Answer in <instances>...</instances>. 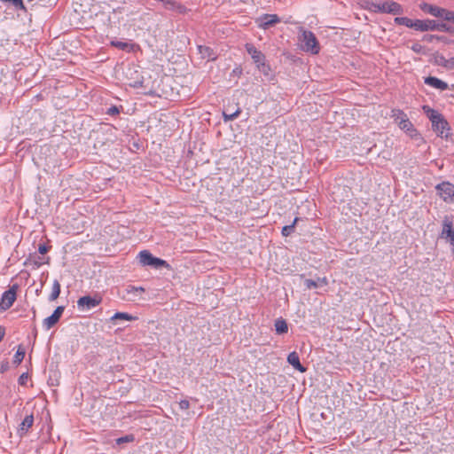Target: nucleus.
<instances>
[{
    "instance_id": "1",
    "label": "nucleus",
    "mask_w": 454,
    "mask_h": 454,
    "mask_svg": "<svg viewBox=\"0 0 454 454\" xmlns=\"http://www.w3.org/2000/svg\"><path fill=\"white\" fill-rule=\"evenodd\" d=\"M423 109L427 114L429 120L432 122V128L437 136L441 137H447L449 135V124L443 119L442 115L437 111L430 109L427 106H424Z\"/></svg>"
},
{
    "instance_id": "2",
    "label": "nucleus",
    "mask_w": 454,
    "mask_h": 454,
    "mask_svg": "<svg viewBox=\"0 0 454 454\" xmlns=\"http://www.w3.org/2000/svg\"><path fill=\"white\" fill-rule=\"evenodd\" d=\"M391 117L398 127L403 130L410 137L414 138L418 136V131L414 128L413 124L410 121L406 114L402 110L394 109L392 110Z\"/></svg>"
},
{
    "instance_id": "3",
    "label": "nucleus",
    "mask_w": 454,
    "mask_h": 454,
    "mask_svg": "<svg viewBox=\"0 0 454 454\" xmlns=\"http://www.w3.org/2000/svg\"><path fill=\"white\" fill-rule=\"evenodd\" d=\"M299 41L301 43V47L303 51L312 54L319 52L320 47L318 41L311 31L302 30L299 36Z\"/></svg>"
},
{
    "instance_id": "4",
    "label": "nucleus",
    "mask_w": 454,
    "mask_h": 454,
    "mask_svg": "<svg viewBox=\"0 0 454 454\" xmlns=\"http://www.w3.org/2000/svg\"><path fill=\"white\" fill-rule=\"evenodd\" d=\"M369 9L375 12L401 14L403 13V7L396 2L386 1L371 3Z\"/></svg>"
},
{
    "instance_id": "5",
    "label": "nucleus",
    "mask_w": 454,
    "mask_h": 454,
    "mask_svg": "<svg viewBox=\"0 0 454 454\" xmlns=\"http://www.w3.org/2000/svg\"><path fill=\"white\" fill-rule=\"evenodd\" d=\"M417 30L419 31H443L448 32L450 27L434 20H417Z\"/></svg>"
},
{
    "instance_id": "6",
    "label": "nucleus",
    "mask_w": 454,
    "mask_h": 454,
    "mask_svg": "<svg viewBox=\"0 0 454 454\" xmlns=\"http://www.w3.org/2000/svg\"><path fill=\"white\" fill-rule=\"evenodd\" d=\"M102 302V297L99 294L94 296L85 295L80 297L77 301V308L81 311H89Z\"/></svg>"
},
{
    "instance_id": "7",
    "label": "nucleus",
    "mask_w": 454,
    "mask_h": 454,
    "mask_svg": "<svg viewBox=\"0 0 454 454\" xmlns=\"http://www.w3.org/2000/svg\"><path fill=\"white\" fill-rule=\"evenodd\" d=\"M440 237L446 239L451 247L452 253H454V228L452 219L449 216H445L442 221V230Z\"/></svg>"
},
{
    "instance_id": "8",
    "label": "nucleus",
    "mask_w": 454,
    "mask_h": 454,
    "mask_svg": "<svg viewBox=\"0 0 454 454\" xmlns=\"http://www.w3.org/2000/svg\"><path fill=\"white\" fill-rule=\"evenodd\" d=\"M18 287V285H13L3 293L0 300V309L2 310H7L12 306L17 297Z\"/></svg>"
},
{
    "instance_id": "9",
    "label": "nucleus",
    "mask_w": 454,
    "mask_h": 454,
    "mask_svg": "<svg viewBox=\"0 0 454 454\" xmlns=\"http://www.w3.org/2000/svg\"><path fill=\"white\" fill-rule=\"evenodd\" d=\"M439 196L447 203H454V184L442 182L436 186Z\"/></svg>"
},
{
    "instance_id": "10",
    "label": "nucleus",
    "mask_w": 454,
    "mask_h": 454,
    "mask_svg": "<svg viewBox=\"0 0 454 454\" xmlns=\"http://www.w3.org/2000/svg\"><path fill=\"white\" fill-rule=\"evenodd\" d=\"M246 49L247 52L251 55L254 63L257 65L260 70H268L269 67L264 63V55L258 51L254 45L247 44Z\"/></svg>"
},
{
    "instance_id": "11",
    "label": "nucleus",
    "mask_w": 454,
    "mask_h": 454,
    "mask_svg": "<svg viewBox=\"0 0 454 454\" xmlns=\"http://www.w3.org/2000/svg\"><path fill=\"white\" fill-rule=\"evenodd\" d=\"M280 21L277 14H263L256 19V23L259 27L268 29L269 27L276 25Z\"/></svg>"
},
{
    "instance_id": "12",
    "label": "nucleus",
    "mask_w": 454,
    "mask_h": 454,
    "mask_svg": "<svg viewBox=\"0 0 454 454\" xmlns=\"http://www.w3.org/2000/svg\"><path fill=\"white\" fill-rule=\"evenodd\" d=\"M125 294L123 298L129 301H135L141 299L142 294L145 293V288L142 286H128L124 289Z\"/></svg>"
},
{
    "instance_id": "13",
    "label": "nucleus",
    "mask_w": 454,
    "mask_h": 454,
    "mask_svg": "<svg viewBox=\"0 0 454 454\" xmlns=\"http://www.w3.org/2000/svg\"><path fill=\"white\" fill-rule=\"evenodd\" d=\"M420 9L424 12H427L434 17L442 18V19H444L445 13L447 12V9H444V8H442V7H439L436 5L426 4V3H424L420 5Z\"/></svg>"
},
{
    "instance_id": "14",
    "label": "nucleus",
    "mask_w": 454,
    "mask_h": 454,
    "mask_svg": "<svg viewBox=\"0 0 454 454\" xmlns=\"http://www.w3.org/2000/svg\"><path fill=\"white\" fill-rule=\"evenodd\" d=\"M64 309L65 308L63 306L57 307L54 312L43 320V324L46 330L51 329L55 324L58 323L63 314Z\"/></svg>"
},
{
    "instance_id": "15",
    "label": "nucleus",
    "mask_w": 454,
    "mask_h": 454,
    "mask_svg": "<svg viewBox=\"0 0 454 454\" xmlns=\"http://www.w3.org/2000/svg\"><path fill=\"white\" fill-rule=\"evenodd\" d=\"M34 423V416L32 414L27 415L22 422L19 426L18 433L20 436L25 434L28 429L33 426Z\"/></svg>"
},
{
    "instance_id": "16",
    "label": "nucleus",
    "mask_w": 454,
    "mask_h": 454,
    "mask_svg": "<svg viewBox=\"0 0 454 454\" xmlns=\"http://www.w3.org/2000/svg\"><path fill=\"white\" fill-rule=\"evenodd\" d=\"M425 83L441 90H444L448 88V84L445 82L433 76L427 77Z\"/></svg>"
},
{
    "instance_id": "17",
    "label": "nucleus",
    "mask_w": 454,
    "mask_h": 454,
    "mask_svg": "<svg viewBox=\"0 0 454 454\" xmlns=\"http://www.w3.org/2000/svg\"><path fill=\"white\" fill-rule=\"evenodd\" d=\"M198 51L202 59L207 60H215L216 59V54L208 46L200 45L198 46Z\"/></svg>"
},
{
    "instance_id": "18",
    "label": "nucleus",
    "mask_w": 454,
    "mask_h": 454,
    "mask_svg": "<svg viewBox=\"0 0 454 454\" xmlns=\"http://www.w3.org/2000/svg\"><path fill=\"white\" fill-rule=\"evenodd\" d=\"M288 363L301 372H305V368L301 364L299 356L296 352H291L287 356Z\"/></svg>"
},
{
    "instance_id": "19",
    "label": "nucleus",
    "mask_w": 454,
    "mask_h": 454,
    "mask_svg": "<svg viewBox=\"0 0 454 454\" xmlns=\"http://www.w3.org/2000/svg\"><path fill=\"white\" fill-rule=\"evenodd\" d=\"M304 284L308 289H312L326 286L328 280L326 278H318L317 280L306 279Z\"/></svg>"
},
{
    "instance_id": "20",
    "label": "nucleus",
    "mask_w": 454,
    "mask_h": 454,
    "mask_svg": "<svg viewBox=\"0 0 454 454\" xmlns=\"http://www.w3.org/2000/svg\"><path fill=\"white\" fill-rule=\"evenodd\" d=\"M154 256L148 251L144 250L138 254L139 262L144 266H151Z\"/></svg>"
},
{
    "instance_id": "21",
    "label": "nucleus",
    "mask_w": 454,
    "mask_h": 454,
    "mask_svg": "<svg viewBox=\"0 0 454 454\" xmlns=\"http://www.w3.org/2000/svg\"><path fill=\"white\" fill-rule=\"evenodd\" d=\"M395 23L407 27H412L417 30V20H412L407 17H396L395 19Z\"/></svg>"
},
{
    "instance_id": "22",
    "label": "nucleus",
    "mask_w": 454,
    "mask_h": 454,
    "mask_svg": "<svg viewBox=\"0 0 454 454\" xmlns=\"http://www.w3.org/2000/svg\"><path fill=\"white\" fill-rule=\"evenodd\" d=\"M274 326H275V330H276L277 333H278V334L286 333L288 331V325H287L286 321L281 317L278 318L275 321Z\"/></svg>"
},
{
    "instance_id": "23",
    "label": "nucleus",
    "mask_w": 454,
    "mask_h": 454,
    "mask_svg": "<svg viewBox=\"0 0 454 454\" xmlns=\"http://www.w3.org/2000/svg\"><path fill=\"white\" fill-rule=\"evenodd\" d=\"M436 63L439 66L447 67V68H453L454 67V58H450L447 59L443 56H437L435 59Z\"/></svg>"
},
{
    "instance_id": "24",
    "label": "nucleus",
    "mask_w": 454,
    "mask_h": 454,
    "mask_svg": "<svg viewBox=\"0 0 454 454\" xmlns=\"http://www.w3.org/2000/svg\"><path fill=\"white\" fill-rule=\"evenodd\" d=\"M111 45H113L118 49L126 51H130L133 49L132 43H130L129 42L119 41V40H113L111 42Z\"/></svg>"
},
{
    "instance_id": "25",
    "label": "nucleus",
    "mask_w": 454,
    "mask_h": 454,
    "mask_svg": "<svg viewBox=\"0 0 454 454\" xmlns=\"http://www.w3.org/2000/svg\"><path fill=\"white\" fill-rule=\"evenodd\" d=\"M26 350L22 345H19L18 349L13 357V364H20L25 357Z\"/></svg>"
},
{
    "instance_id": "26",
    "label": "nucleus",
    "mask_w": 454,
    "mask_h": 454,
    "mask_svg": "<svg viewBox=\"0 0 454 454\" xmlns=\"http://www.w3.org/2000/svg\"><path fill=\"white\" fill-rule=\"evenodd\" d=\"M60 294V284L59 283L58 280H54L53 282V285H52V290H51V294H50V301H54L56 300L59 295Z\"/></svg>"
},
{
    "instance_id": "27",
    "label": "nucleus",
    "mask_w": 454,
    "mask_h": 454,
    "mask_svg": "<svg viewBox=\"0 0 454 454\" xmlns=\"http://www.w3.org/2000/svg\"><path fill=\"white\" fill-rule=\"evenodd\" d=\"M298 221H299V218L295 217L292 224L284 226L282 228V234H283V236L287 237V236L291 235L294 232V225L296 224V223Z\"/></svg>"
},
{
    "instance_id": "28",
    "label": "nucleus",
    "mask_w": 454,
    "mask_h": 454,
    "mask_svg": "<svg viewBox=\"0 0 454 454\" xmlns=\"http://www.w3.org/2000/svg\"><path fill=\"white\" fill-rule=\"evenodd\" d=\"M116 319H123V320H128V321H130V320H133L135 319L134 317H132L131 315L128 314V313H125V312H117L115 313L112 317H111V320L112 321H114Z\"/></svg>"
},
{
    "instance_id": "29",
    "label": "nucleus",
    "mask_w": 454,
    "mask_h": 454,
    "mask_svg": "<svg viewBox=\"0 0 454 454\" xmlns=\"http://www.w3.org/2000/svg\"><path fill=\"white\" fill-rule=\"evenodd\" d=\"M151 266L155 269H159L160 267L169 268V264L166 261L157 257L153 258Z\"/></svg>"
},
{
    "instance_id": "30",
    "label": "nucleus",
    "mask_w": 454,
    "mask_h": 454,
    "mask_svg": "<svg viewBox=\"0 0 454 454\" xmlns=\"http://www.w3.org/2000/svg\"><path fill=\"white\" fill-rule=\"evenodd\" d=\"M240 114V109L238 108L234 113L228 114L225 111L223 113L224 121H230L235 120Z\"/></svg>"
},
{
    "instance_id": "31",
    "label": "nucleus",
    "mask_w": 454,
    "mask_h": 454,
    "mask_svg": "<svg viewBox=\"0 0 454 454\" xmlns=\"http://www.w3.org/2000/svg\"><path fill=\"white\" fill-rule=\"evenodd\" d=\"M134 440H135V437H134L133 434H127L125 436L117 438L116 439V443L118 445H121L122 443L132 442Z\"/></svg>"
},
{
    "instance_id": "32",
    "label": "nucleus",
    "mask_w": 454,
    "mask_h": 454,
    "mask_svg": "<svg viewBox=\"0 0 454 454\" xmlns=\"http://www.w3.org/2000/svg\"><path fill=\"white\" fill-rule=\"evenodd\" d=\"M165 5L168 9H175V8H177L179 10L180 12H183V8L181 6H176V3L175 2H172V1H166L165 2Z\"/></svg>"
},
{
    "instance_id": "33",
    "label": "nucleus",
    "mask_w": 454,
    "mask_h": 454,
    "mask_svg": "<svg viewBox=\"0 0 454 454\" xmlns=\"http://www.w3.org/2000/svg\"><path fill=\"white\" fill-rule=\"evenodd\" d=\"M443 20L454 23V12L447 10Z\"/></svg>"
},
{
    "instance_id": "34",
    "label": "nucleus",
    "mask_w": 454,
    "mask_h": 454,
    "mask_svg": "<svg viewBox=\"0 0 454 454\" xmlns=\"http://www.w3.org/2000/svg\"><path fill=\"white\" fill-rule=\"evenodd\" d=\"M49 247L45 244H40L38 247V252L42 254H44L48 252Z\"/></svg>"
},
{
    "instance_id": "35",
    "label": "nucleus",
    "mask_w": 454,
    "mask_h": 454,
    "mask_svg": "<svg viewBox=\"0 0 454 454\" xmlns=\"http://www.w3.org/2000/svg\"><path fill=\"white\" fill-rule=\"evenodd\" d=\"M108 114L110 115H114V114H119V109L117 106H111L107 109V112H106Z\"/></svg>"
},
{
    "instance_id": "36",
    "label": "nucleus",
    "mask_w": 454,
    "mask_h": 454,
    "mask_svg": "<svg viewBox=\"0 0 454 454\" xmlns=\"http://www.w3.org/2000/svg\"><path fill=\"white\" fill-rule=\"evenodd\" d=\"M190 406V403L187 400H182L180 403H179V407L180 409L182 410H187Z\"/></svg>"
},
{
    "instance_id": "37",
    "label": "nucleus",
    "mask_w": 454,
    "mask_h": 454,
    "mask_svg": "<svg viewBox=\"0 0 454 454\" xmlns=\"http://www.w3.org/2000/svg\"><path fill=\"white\" fill-rule=\"evenodd\" d=\"M27 379V375L26 373H23L19 378V383L20 385H24L26 383V380Z\"/></svg>"
},
{
    "instance_id": "38",
    "label": "nucleus",
    "mask_w": 454,
    "mask_h": 454,
    "mask_svg": "<svg viewBox=\"0 0 454 454\" xmlns=\"http://www.w3.org/2000/svg\"><path fill=\"white\" fill-rule=\"evenodd\" d=\"M4 333H5L4 328L0 326V341L3 340Z\"/></svg>"
},
{
    "instance_id": "39",
    "label": "nucleus",
    "mask_w": 454,
    "mask_h": 454,
    "mask_svg": "<svg viewBox=\"0 0 454 454\" xmlns=\"http://www.w3.org/2000/svg\"><path fill=\"white\" fill-rule=\"evenodd\" d=\"M421 46L419 44H415L412 46V50L415 51H419Z\"/></svg>"
}]
</instances>
